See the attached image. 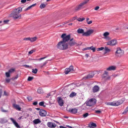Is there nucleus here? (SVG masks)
I'll return each instance as SVG.
<instances>
[{
	"mask_svg": "<svg viewBox=\"0 0 128 128\" xmlns=\"http://www.w3.org/2000/svg\"><path fill=\"white\" fill-rule=\"evenodd\" d=\"M34 79L33 77H31L30 76L28 77V81H30Z\"/></svg>",
	"mask_w": 128,
	"mask_h": 128,
	"instance_id": "45",
	"label": "nucleus"
},
{
	"mask_svg": "<svg viewBox=\"0 0 128 128\" xmlns=\"http://www.w3.org/2000/svg\"><path fill=\"white\" fill-rule=\"evenodd\" d=\"M15 70L14 68H12L8 70V72H10V73H12V72H14L15 71Z\"/></svg>",
	"mask_w": 128,
	"mask_h": 128,
	"instance_id": "37",
	"label": "nucleus"
},
{
	"mask_svg": "<svg viewBox=\"0 0 128 128\" xmlns=\"http://www.w3.org/2000/svg\"><path fill=\"white\" fill-rule=\"evenodd\" d=\"M86 22H87L88 21V20H89V18H86Z\"/></svg>",
	"mask_w": 128,
	"mask_h": 128,
	"instance_id": "60",
	"label": "nucleus"
},
{
	"mask_svg": "<svg viewBox=\"0 0 128 128\" xmlns=\"http://www.w3.org/2000/svg\"><path fill=\"white\" fill-rule=\"evenodd\" d=\"M69 40H70V42L72 41H74V40L73 38H72L71 39H70Z\"/></svg>",
	"mask_w": 128,
	"mask_h": 128,
	"instance_id": "62",
	"label": "nucleus"
},
{
	"mask_svg": "<svg viewBox=\"0 0 128 128\" xmlns=\"http://www.w3.org/2000/svg\"><path fill=\"white\" fill-rule=\"evenodd\" d=\"M47 4V3H45V4H40V7L41 9H42L44 8Z\"/></svg>",
	"mask_w": 128,
	"mask_h": 128,
	"instance_id": "27",
	"label": "nucleus"
},
{
	"mask_svg": "<svg viewBox=\"0 0 128 128\" xmlns=\"http://www.w3.org/2000/svg\"><path fill=\"white\" fill-rule=\"evenodd\" d=\"M56 46L60 50H64L68 48V44L67 43H65L61 41L58 43Z\"/></svg>",
	"mask_w": 128,
	"mask_h": 128,
	"instance_id": "3",
	"label": "nucleus"
},
{
	"mask_svg": "<svg viewBox=\"0 0 128 128\" xmlns=\"http://www.w3.org/2000/svg\"><path fill=\"white\" fill-rule=\"evenodd\" d=\"M76 94L75 92H72L69 95L70 97L71 98H73V97L76 96Z\"/></svg>",
	"mask_w": 128,
	"mask_h": 128,
	"instance_id": "26",
	"label": "nucleus"
},
{
	"mask_svg": "<svg viewBox=\"0 0 128 128\" xmlns=\"http://www.w3.org/2000/svg\"><path fill=\"white\" fill-rule=\"evenodd\" d=\"M48 60L46 61L45 62L43 63L40 66V68H42L44 67V66L46 65L47 64V63H48Z\"/></svg>",
	"mask_w": 128,
	"mask_h": 128,
	"instance_id": "34",
	"label": "nucleus"
},
{
	"mask_svg": "<svg viewBox=\"0 0 128 128\" xmlns=\"http://www.w3.org/2000/svg\"><path fill=\"white\" fill-rule=\"evenodd\" d=\"M74 68L73 66H71L69 68H66L65 70V71L64 73L66 74H67L70 71H74Z\"/></svg>",
	"mask_w": 128,
	"mask_h": 128,
	"instance_id": "9",
	"label": "nucleus"
},
{
	"mask_svg": "<svg viewBox=\"0 0 128 128\" xmlns=\"http://www.w3.org/2000/svg\"><path fill=\"white\" fill-rule=\"evenodd\" d=\"M35 52V50H32L28 52V54H31L34 52Z\"/></svg>",
	"mask_w": 128,
	"mask_h": 128,
	"instance_id": "46",
	"label": "nucleus"
},
{
	"mask_svg": "<svg viewBox=\"0 0 128 128\" xmlns=\"http://www.w3.org/2000/svg\"><path fill=\"white\" fill-rule=\"evenodd\" d=\"M9 20H4L3 21L4 23L3 24H8V23L9 22Z\"/></svg>",
	"mask_w": 128,
	"mask_h": 128,
	"instance_id": "44",
	"label": "nucleus"
},
{
	"mask_svg": "<svg viewBox=\"0 0 128 128\" xmlns=\"http://www.w3.org/2000/svg\"><path fill=\"white\" fill-rule=\"evenodd\" d=\"M60 128H67L66 127H64L63 126H60Z\"/></svg>",
	"mask_w": 128,
	"mask_h": 128,
	"instance_id": "58",
	"label": "nucleus"
},
{
	"mask_svg": "<svg viewBox=\"0 0 128 128\" xmlns=\"http://www.w3.org/2000/svg\"><path fill=\"white\" fill-rule=\"evenodd\" d=\"M26 68H28L30 67L29 66L27 65H25L24 66Z\"/></svg>",
	"mask_w": 128,
	"mask_h": 128,
	"instance_id": "57",
	"label": "nucleus"
},
{
	"mask_svg": "<svg viewBox=\"0 0 128 128\" xmlns=\"http://www.w3.org/2000/svg\"><path fill=\"white\" fill-rule=\"evenodd\" d=\"M10 120L13 123L14 125L17 128H20V126L18 125V124L12 118H10Z\"/></svg>",
	"mask_w": 128,
	"mask_h": 128,
	"instance_id": "19",
	"label": "nucleus"
},
{
	"mask_svg": "<svg viewBox=\"0 0 128 128\" xmlns=\"http://www.w3.org/2000/svg\"><path fill=\"white\" fill-rule=\"evenodd\" d=\"M57 98L58 99V102L59 105L60 106H63L64 104V101L61 98V97H58Z\"/></svg>",
	"mask_w": 128,
	"mask_h": 128,
	"instance_id": "13",
	"label": "nucleus"
},
{
	"mask_svg": "<svg viewBox=\"0 0 128 128\" xmlns=\"http://www.w3.org/2000/svg\"><path fill=\"white\" fill-rule=\"evenodd\" d=\"M105 52L104 53V54H105L108 52H109L110 51V50L108 48V47H106L104 48Z\"/></svg>",
	"mask_w": 128,
	"mask_h": 128,
	"instance_id": "25",
	"label": "nucleus"
},
{
	"mask_svg": "<svg viewBox=\"0 0 128 128\" xmlns=\"http://www.w3.org/2000/svg\"><path fill=\"white\" fill-rule=\"evenodd\" d=\"M47 126L50 128H54L56 126V125L55 123L51 122H48L47 123Z\"/></svg>",
	"mask_w": 128,
	"mask_h": 128,
	"instance_id": "15",
	"label": "nucleus"
},
{
	"mask_svg": "<svg viewBox=\"0 0 128 128\" xmlns=\"http://www.w3.org/2000/svg\"><path fill=\"white\" fill-rule=\"evenodd\" d=\"M26 0H22L21 1V2L22 3H24L26 2Z\"/></svg>",
	"mask_w": 128,
	"mask_h": 128,
	"instance_id": "52",
	"label": "nucleus"
},
{
	"mask_svg": "<svg viewBox=\"0 0 128 128\" xmlns=\"http://www.w3.org/2000/svg\"><path fill=\"white\" fill-rule=\"evenodd\" d=\"M50 96V93L48 94L46 96V98H48Z\"/></svg>",
	"mask_w": 128,
	"mask_h": 128,
	"instance_id": "56",
	"label": "nucleus"
},
{
	"mask_svg": "<svg viewBox=\"0 0 128 128\" xmlns=\"http://www.w3.org/2000/svg\"><path fill=\"white\" fill-rule=\"evenodd\" d=\"M90 126V127H96V124L94 123H92L90 124V125H89Z\"/></svg>",
	"mask_w": 128,
	"mask_h": 128,
	"instance_id": "32",
	"label": "nucleus"
},
{
	"mask_svg": "<svg viewBox=\"0 0 128 128\" xmlns=\"http://www.w3.org/2000/svg\"><path fill=\"white\" fill-rule=\"evenodd\" d=\"M89 115V114L88 113H86L85 114H84L83 115V117L86 118Z\"/></svg>",
	"mask_w": 128,
	"mask_h": 128,
	"instance_id": "43",
	"label": "nucleus"
},
{
	"mask_svg": "<svg viewBox=\"0 0 128 128\" xmlns=\"http://www.w3.org/2000/svg\"><path fill=\"white\" fill-rule=\"evenodd\" d=\"M68 111L71 113L75 114L77 112L78 110L76 108H70L69 109Z\"/></svg>",
	"mask_w": 128,
	"mask_h": 128,
	"instance_id": "21",
	"label": "nucleus"
},
{
	"mask_svg": "<svg viewBox=\"0 0 128 128\" xmlns=\"http://www.w3.org/2000/svg\"><path fill=\"white\" fill-rule=\"evenodd\" d=\"M104 47H101L100 48H97V50L98 51H99L102 50H104Z\"/></svg>",
	"mask_w": 128,
	"mask_h": 128,
	"instance_id": "42",
	"label": "nucleus"
},
{
	"mask_svg": "<svg viewBox=\"0 0 128 128\" xmlns=\"http://www.w3.org/2000/svg\"><path fill=\"white\" fill-rule=\"evenodd\" d=\"M95 112L97 114H99L101 112V111L100 110H97L95 111Z\"/></svg>",
	"mask_w": 128,
	"mask_h": 128,
	"instance_id": "47",
	"label": "nucleus"
},
{
	"mask_svg": "<svg viewBox=\"0 0 128 128\" xmlns=\"http://www.w3.org/2000/svg\"><path fill=\"white\" fill-rule=\"evenodd\" d=\"M22 8L20 7L14 10L10 14V16L14 19H18L20 17H21V15L20 13L22 12Z\"/></svg>",
	"mask_w": 128,
	"mask_h": 128,
	"instance_id": "1",
	"label": "nucleus"
},
{
	"mask_svg": "<svg viewBox=\"0 0 128 128\" xmlns=\"http://www.w3.org/2000/svg\"><path fill=\"white\" fill-rule=\"evenodd\" d=\"M123 102V101L121 99L120 100L118 101H114L113 102V106H118L121 104Z\"/></svg>",
	"mask_w": 128,
	"mask_h": 128,
	"instance_id": "8",
	"label": "nucleus"
},
{
	"mask_svg": "<svg viewBox=\"0 0 128 128\" xmlns=\"http://www.w3.org/2000/svg\"><path fill=\"white\" fill-rule=\"evenodd\" d=\"M30 38L28 37L26 38H24L23 39L24 40H30Z\"/></svg>",
	"mask_w": 128,
	"mask_h": 128,
	"instance_id": "49",
	"label": "nucleus"
},
{
	"mask_svg": "<svg viewBox=\"0 0 128 128\" xmlns=\"http://www.w3.org/2000/svg\"><path fill=\"white\" fill-rule=\"evenodd\" d=\"M27 98L29 100H32V98L31 97H27Z\"/></svg>",
	"mask_w": 128,
	"mask_h": 128,
	"instance_id": "53",
	"label": "nucleus"
},
{
	"mask_svg": "<svg viewBox=\"0 0 128 128\" xmlns=\"http://www.w3.org/2000/svg\"><path fill=\"white\" fill-rule=\"evenodd\" d=\"M4 94L5 96H6L7 95V93H6V91H4Z\"/></svg>",
	"mask_w": 128,
	"mask_h": 128,
	"instance_id": "59",
	"label": "nucleus"
},
{
	"mask_svg": "<svg viewBox=\"0 0 128 128\" xmlns=\"http://www.w3.org/2000/svg\"><path fill=\"white\" fill-rule=\"evenodd\" d=\"M44 102H41L39 103V104L40 106H42L44 107H45V106L44 105Z\"/></svg>",
	"mask_w": 128,
	"mask_h": 128,
	"instance_id": "41",
	"label": "nucleus"
},
{
	"mask_svg": "<svg viewBox=\"0 0 128 128\" xmlns=\"http://www.w3.org/2000/svg\"><path fill=\"white\" fill-rule=\"evenodd\" d=\"M68 44L70 46H72L74 45L76 46H78L79 45V44L76 43L74 40L72 41L69 42H68Z\"/></svg>",
	"mask_w": 128,
	"mask_h": 128,
	"instance_id": "18",
	"label": "nucleus"
},
{
	"mask_svg": "<svg viewBox=\"0 0 128 128\" xmlns=\"http://www.w3.org/2000/svg\"><path fill=\"white\" fill-rule=\"evenodd\" d=\"M122 52L121 49L120 48H117L116 51V54H120Z\"/></svg>",
	"mask_w": 128,
	"mask_h": 128,
	"instance_id": "30",
	"label": "nucleus"
},
{
	"mask_svg": "<svg viewBox=\"0 0 128 128\" xmlns=\"http://www.w3.org/2000/svg\"><path fill=\"white\" fill-rule=\"evenodd\" d=\"M108 72L104 71V74L102 75V78H105L106 80H109L110 78V77L108 76Z\"/></svg>",
	"mask_w": 128,
	"mask_h": 128,
	"instance_id": "11",
	"label": "nucleus"
},
{
	"mask_svg": "<svg viewBox=\"0 0 128 128\" xmlns=\"http://www.w3.org/2000/svg\"><path fill=\"white\" fill-rule=\"evenodd\" d=\"M94 76V74L93 73H90L88 75L86 76L83 78V79H86L92 78Z\"/></svg>",
	"mask_w": 128,
	"mask_h": 128,
	"instance_id": "14",
	"label": "nucleus"
},
{
	"mask_svg": "<svg viewBox=\"0 0 128 128\" xmlns=\"http://www.w3.org/2000/svg\"><path fill=\"white\" fill-rule=\"evenodd\" d=\"M33 122L35 124H37L40 123L41 121L39 119H37L34 120Z\"/></svg>",
	"mask_w": 128,
	"mask_h": 128,
	"instance_id": "23",
	"label": "nucleus"
},
{
	"mask_svg": "<svg viewBox=\"0 0 128 128\" xmlns=\"http://www.w3.org/2000/svg\"><path fill=\"white\" fill-rule=\"evenodd\" d=\"M94 32V30H88L86 32H84L83 29L79 28L77 30V32L78 34H82V36H90V34Z\"/></svg>",
	"mask_w": 128,
	"mask_h": 128,
	"instance_id": "4",
	"label": "nucleus"
},
{
	"mask_svg": "<svg viewBox=\"0 0 128 128\" xmlns=\"http://www.w3.org/2000/svg\"><path fill=\"white\" fill-rule=\"evenodd\" d=\"M47 56H46L42 58H41L39 59H37V58L33 59V60H42L44 59L47 58Z\"/></svg>",
	"mask_w": 128,
	"mask_h": 128,
	"instance_id": "33",
	"label": "nucleus"
},
{
	"mask_svg": "<svg viewBox=\"0 0 128 128\" xmlns=\"http://www.w3.org/2000/svg\"><path fill=\"white\" fill-rule=\"evenodd\" d=\"M12 106L14 108L19 111H20L21 108L20 106L19 105L14 104H13Z\"/></svg>",
	"mask_w": 128,
	"mask_h": 128,
	"instance_id": "20",
	"label": "nucleus"
},
{
	"mask_svg": "<svg viewBox=\"0 0 128 128\" xmlns=\"http://www.w3.org/2000/svg\"><path fill=\"white\" fill-rule=\"evenodd\" d=\"M113 102H106L105 103L107 105H110L113 106Z\"/></svg>",
	"mask_w": 128,
	"mask_h": 128,
	"instance_id": "35",
	"label": "nucleus"
},
{
	"mask_svg": "<svg viewBox=\"0 0 128 128\" xmlns=\"http://www.w3.org/2000/svg\"><path fill=\"white\" fill-rule=\"evenodd\" d=\"M2 94V92L1 91L0 92V98L1 97Z\"/></svg>",
	"mask_w": 128,
	"mask_h": 128,
	"instance_id": "63",
	"label": "nucleus"
},
{
	"mask_svg": "<svg viewBox=\"0 0 128 128\" xmlns=\"http://www.w3.org/2000/svg\"><path fill=\"white\" fill-rule=\"evenodd\" d=\"M66 126L70 128H72V127L68 125H66Z\"/></svg>",
	"mask_w": 128,
	"mask_h": 128,
	"instance_id": "61",
	"label": "nucleus"
},
{
	"mask_svg": "<svg viewBox=\"0 0 128 128\" xmlns=\"http://www.w3.org/2000/svg\"><path fill=\"white\" fill-rule=\"evenodd\" d=\"M1 111L3 112H8V110H4V108H3V107H1Z\"/></svg>",
	"mask_w": 128,
	"mask_h": 128,
	"instance_id": "36",
	"label": "nucleus"
},
{
	"mask_svg": "<svg viewBox=\"0 0 128 128\" xmlns=\"http://www.w3.org/2000/svg\"><path fill=\"white\" fill-rule=\"evenodd\" d=\"M87 49L88 50H91L93 51V52H94L96 50L95 48L93 46L88 47Z\"/></svg>",
	"mask_w": 128,
	"mask_h": 128,
	"instance_id": "28",
	"label": "nucleus"
},
{
	"mask_svg": "<svg viewBox=\"0 0 128 128\" xmlns=\"http://www.w3.org/2000/svg\"><path fill=\"white\" fill-rule=\"evenodd\" d=\"M99 89V88L98 86L97 85H96L94 86L92 88V90L94 93H95L98 92Z\"/></svg>",
	"mask_w": 128,
	"mask_h": 128,
	"instance_id": "17",
	"label": "nucleus"
},
{
	"mask_svg": "<svg viewBox=\"0 0 128 128\" xmlns=\"http://www.w3.org/2000/svg\"><path fill=\"white\" fill-rule=\"evenodd\" d=\"M128 110H126L125 111H124L122 113V114H126V113L127 112V111H128Z\"/></svg>",
	"mask_w": 128,
	"mask_h": 128,
	"instance_id": "55",
	"label": "nucleus"
},
{
	"mask_svg": "<svg viewBox=\"0 0 128 128\" xmlns=\"http://www.w3.org/2000/svg\"><path fill=\"white\" fill-rule=\"evenodd\" d=\"M39 112L40 115L42 116H46L47 114L46 112V110L42 109L40 110Z\"/></svg>",
	"mask_w": 128,
	"mask_h": 128,
	"instance_id": "12",
	"label": "nucleus"
},
{
	"mask_svg": "<svg viewBox=\"0 0 128 128\" xmlns=\"http://www.w3.org/2000/svg\"><path fill=\"white\" fill-rule=\"evenodd\" d=\"M109 34V33L108 32H106L103 34V36H104V38L107 40H110V38L108 36Z\"/></svg>",
	"mask_w": 128,
	"mask_h": 128,
	"instance_id": "16",
	"label": "nucleus"
},
{
	"mask_svg": "<svg viewBox=\"0 0 128 128\" xmlns=\"http://www.w3.org/2000/svg\"><path fill=\"white\" fill-rule=\"evenodd\" d=\"M37 71L38 69L37 68H35L34 69H32V72L35 74H36Z\"/></svg>",
	"mask_w": 128,
	"mask_h": 128,
	"instance_id": "38",
	"label": "nucleus"
},
{
	"mask_svg": "<svg viewBox=\"0 0 128 128\" xmlns=\"http://www.w3.org/2000/svg\"><path fill=\"white\" fill-rule=\"evenodd\" d=\"M10 73L9 72H6V77L8 78L10 76Z\"/></svg>",
	"mask_w": 128,
	"mask_h": 128,
	"instance_id": "40",
	"label": "nucleus"
},
{
	"mask_svg": "<svg viewBox=\"0 0 128 128\" xmlns=\"http://www.w3.org/2000/svg\"><path fill=\"white\" fill-rule=\"evenodd\" d=\"M10 79L9 78H6V81L7 83L9 82L10 81Z\"/></svg>",
	"mask_w": 128,
	"mask_h": 128,
	"instance_id": "48",
	"label": "nucleus"
},
{
	"mask_svg": "<svg viewBox=\"0 0 128 128\" xmlns=\"http://www.w3.org/2000/svg\"><path fill=\"white\" fill-rule=\"evenodd\" d=\"M116 67L115 66H112L109 67L106 69L107 70L110 71L112 70H116Z\"/></svg>",
	"mask_w": 128,
	"mask_h": 128,
	"instance_id": "22",
	"label": "nucleus"
},
{
	"mask_svg": "<svg viewBox=\"0 0 128 128\" xmlns=\"http://www.w3.org/2000/svg\"><path fill=\"white\" fill-rule=\"evenodd\" d=\"M116 40H112L107 42V44L108 45H110V46H114L116 45Z\"/></svg>",
	"mask_w": 128,
	"mask_h": 128,
	"instance_id": "10",
	"label": "nucleus"
},
{
	"mask_svg": "<svg viewBox=\"0 0 128 128\" xmlns=\"http://www.w3.org/2000/svg\"><path fill=\"white\" fill-rule=\"evenodd\" d=\"M61 37L62 38V41L65 43L69 40L70 38V35H66V34H62Z\"/></svg>",
	"mask_w": 128,
	"mask_h": 128,
	"instance_id": "5",
	"label": "nucleus"
},
{
	"mask_svg": "<svg viewBox=\"0 0 128 128\" xmlns=\"http://www.w3.org/2000/svg\"><path fill=\"white\" fill-rule=\"evenodd\" d=\"M96 100L95 98H91L86 103V105L89 106H92L96 104Z\"/></svg>",
	"mask_w": 128,
	"mask_h": 128,
	"instance_id": "6",
	"label": "nucleus"
},
{
	"mask_svg": "<svg viewBox=\"0 0 128 128\" xmlns=\"http://www.w3.org/2000/svg\"><path fill=\"white\" fill-rule=\"evenodd\" d=\"M89 0H84V2L77 6L74 9V12H77L84 8H85V5L88 3Z\"/></svg>",
	"mask_w": 128,
	"mask_h": 128,
	"instance_id": "2",
	"label": "nucleus"
},
{
	"mask_svg": "<svg viewBox=\"0 0 128 128\" xmlns=\"http://www.w3.org/2000/svg\"><path fill=\"white\" fill-rule=\"evenodd\" d=\"M85 20L84 18H78L77 20L79 22H82Z\"/></svg>",
	"mask_w": 128,
	"mask_h": 128,
	"instance_id": "39",
	"label": "nucleus"
},
{
	"mask_svg": "<svg viewBox=\"0 0 128 128\" xmlns=\"http://www.w3.org/2000/svg\"><path fill=\"white\" fill-rule=\"evenodd\" d=\"M123 102V101L121 99L120 100L118 101H114L113 102V106H118L121 104Z\"/></svg>",
	"mask_w": 128,
	"mask_h": 128,
	"instance_id": "7",
	"label": "nucleus"
},
{
	"mask_svg": "<svg viewBox=\"0 0 128 128\" xmlns=\"http://www.w3.org/2000/svg\"><path fill=\"white\" fill-rule=\"evenodd\" d=\"M85 56H86L87 57H88V54H85Z\"/></svg>",
	"mask_w": 128,
	"mask_h": 128,
	"instance_id": "64",
	"label": "nucleus"
},
{
	"mask_svg": "<svg viewBox=\"0 0 128 128\" xmlns=\"http://www.w3.org/2000/svg\"><path fill=\"white\" fill-rule=\"evenodd\" d=\"M38 93L41 94L43 93L44 91L43 90L40 88H39L38 89Z\"/></svg>",
	"mask_w": 128,
	"mask_h": 128,
	"instance_id": "29",
	"label": "nucleus"
},
{
	"mask_svg": "<svg viewBox=\"0 0 128 128\" xmlns=\"http://www.w3.org/2000/svg\"><path fill=\"white\" fill-rule=\"evenodd\" d=\"M36 5V4H33L30 6H29L26 9L24 10L25 11H27L30 10V8H31L32 7Z\"/></svg>",
	"mask_w": 128,
	"mask_h": 128,
	"instance_id": "24",
	"label": "nucleus"
},
{
	"mask_svg": "<svg viewBox=\"0 0 128 128\" xmlns=\"http://www.w3.org/2000/svg\"><path fill=\"white\" fill-rule=\"evenodd\" d=\"M37 39V38L36 37H34L32 38H30V41L32 42H34Z\"/></svg>",
	"mask_w": 128,
	"mask_h": 128,
	"instance_id": "31",
	"label": "nucleus"
},
{
	"mask_svg": "<svg viewBox=\"0 0 128 128\" xmlns=\"http://www.w3.org/2000/svg\"><path fill=\"white\" fill-rule=\"evenodd\" d=\"M100 8V7L99 6H97L95 8L94 10H98Z\"/></svg>",
	"mask_w": 128,
	"mask_h": 128,
	"instance_id": "51",
	"label": "nucleus"
},
{
	"mask_svg": "<svg viewBox=\"0 0 128 128\" xmlns=\"http://www.w3.org/2000/svg\"><path fill=\"white\" fill-rule=\"evenodd\" d=\"M38 104V102H34L33 104L34 105H36Z\"/></svg>",
	"mask_w": 128,
	"mask_h": 128,
	"instance_id": "54",
	"label": "nucleus"
},
{
	"mask_svg": "<svg viewBox=\"0 0 128 128\" xmlns=\"http://www.w3.org/2000/svg\"><path fill=\"white\" fill-rule=\"evenodd\" d=\"M92 20H90L89 21H88V22H87V23L88 24H91V23L92 22Z\"/></svg>",
	"mask_w": 128,
	"mask_h": 128,
	"instance_id": "50",
	"label": "nucleus"
}]
</instances>
